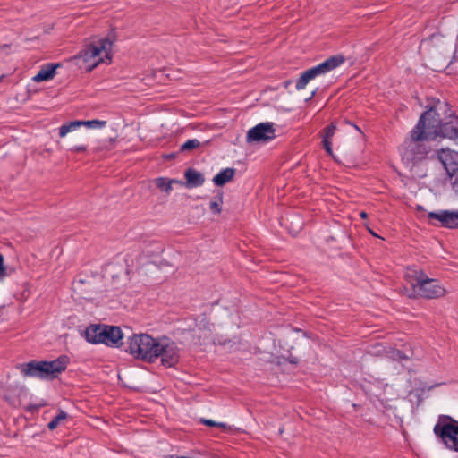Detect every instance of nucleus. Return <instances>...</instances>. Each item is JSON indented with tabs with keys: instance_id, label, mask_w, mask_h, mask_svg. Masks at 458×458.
Returning a JSON list of instances; mask_svg holds the SVG:
<instances>
[{
	"instance_id": "f257e3e1",
	"label": "nucleus",
	"mask_w": 458,
	"mask_h": 458,
	"mask_svg": "<svg viewBox=\"0 0 458 458\" xmlns=\"http://www.w3.org/2000/svg\"><path fill=\"white\" fill-rule=\"evenodd\" d=\"M432 113L424 112L416 126L411 130L409 139H406L401 147L402 158L407 164L415 165L426 159L430 152L429 146L425 140L436 139V129L430 127L426 131L425 118Z\"/></svg>"
},
{
	"instance_id": "f03ea898",
	"label": "nucleus",
	"mask_w": 458,
	"mask_h": 458,
	"mask_svg": "<svg viewBox=\"0 0 458 458\" xmlns=\"http://www.w3.org/2000/svg\"><path fill=\"white\" fill-rule=\"evenodd\" d=\"M431 111V114L425 118L426 131L430 127L436 129L437 136L456 139L458 138V117L450 109L448 104L437 100L426 112Z\"/></svg>"
},
{
	"instance_id": "7ed1b4c3",
	"label": "nucleus",
	"mask_w": 458,
	"mask_h": 458,
	"mask_svg": "<svg viewBox=\"0 0 458 458\" xmlns=\"http://www.w3.org/2000/svg\"><path fill=\"white\" fill-rule=\"evenodd\" d=\"M70 359L66 355H61L54 360H31L19 366L21 374L23 377H36L42 380H53L64 372Z\"/></svg>"
},
{
	"instance_id": "20e7f679",
	"label": "nucleus",
	"mask_w": 458,
	"mask_h": 458,
	"mask_svg": "<svg viewBox=\"0 0 458 458\" xmlns=\"http://www.w3.org/2000/svg\"><path fill=\"white\" fill-rule=\"evenodd\" d=\"M158 340L148 334H132L128 337L126 349L134 358L147 362H154L157 360L155 352Z\"/></svg>"
},
{
	"instance_id": "39448f33",
	"label": "nucleus",
	"mask_w": 458,
	"mask_h": 458,
	"mask_svg": "<svg viewBox=\"0 0 458 458\" xmlns=\"http://www.w3.org/2000/svg\"><path fill=\"white\" fill-rule=\"evenodd\" d=\"M87 342L91 344H105L111 347H119L123 344V332L119 327L90 325L84 331Z\"/></svg>"
},
{
	"instance_id": "423d86ee",
	"label": "nucleus",
	"mask_w": 458,
	"mask_h": 458,
	"mask_svg": "<svg viewBox=\"0 0 458 458\" xmlns=\"http://www.w3.org/2000/svg\"><path fill=\"white\" fill-rule=\"evenodd\" d=\"M412 272L413 275H410V276L414 295L425 299H435L445 294V289L437 280L429 278L422 270H413Z\"/></svg>"
},
{
	"instance_id": "0eeeda50",
	"label": "nucleus",
	"mask_w": 458,
	"mask_h": 458,
	"mask_svg": "<svg viewBox=\"0 0 458 458\" xmlns=\"http://www.w3.org/2000/svg\"><path fill=\"white\" fill-rule=\"evenodd\" d=\"M433 432L447 449L458 453V420L449 415H439Z\"/></svg>"
},
{
	"instance_id": "6e6552de",
	"label": "nucleus",
	"mask_w": 458,
	"mask_h": 458,
	"mask_svg": "<svg viewBox=\"0 0 458 458\" xmlns=\"http://www.w3.org/2000/svg\"><path fill=\"white\" fill-rule=\"evenodd\" d=\"M112 47L113 41L108 38H104L99 39L98 44H89L85 48L81 49L79 54L75 56L76 59H81L83 62H89L91 59H96L100 55L102 52L105 53L104 57H99L97 61H95L87 69L88 71H92L98 64L100 63H109L112 59Z\"/></svg>"
},
{
	"instance_id": "1a4fd4ad",
	"label": "nucleus",
	"mask_w": 458,
	"mask_h": 458,
	"mask_svg": "<svg viewBox=\"0 0 458 458\" xmlns=\"http://www.w3.org/2000/svg\"><path fill=\"white\" fill-rule=\"evenodd\" d=\"M344 57L343 55H334L327 58L317 66L306 70L301 74L299 80L297 81L296 89L298 90L303 89L311 80L331 72L332 70L344 64Z\"/></svg>"
},
{
	"instance_id": "9d476101",
	"label": "nucleus",
	"mask_w": 458,
	"mask_h": 458,
	"mask_svg": "<svg viewBox=\"0 0 458 458\" xmlns=\"http://www.w3.org/2000/svg\"><path fill=\"white\" fill-rule=\"evenodd\" d=\"M155 352L157 354V359L159 357L161 358V363L165 367H174L179 361V350L177 344L166 337L158 340Z\"/></svg>"
},
{
	"instance_id": "9b49d317",
	"label": "nucleus",
	"mask_w": 458,
	"mask_h": 458,
	"mask_svg": "<svg viewBox=\"0 0 458 458\" xmlns=\"http://www.w3.org/2000/svg\"><path fill=\"white\" fill-rule=\"evenodd\" d=\"M276 138V130L273 123H260L250 129L247 132L246 141L252 142H269Z\"/></svg>"
},
{
	"instance_id": "f8f14e48",
	"label": "nucleus",
	"mask_w": 458,
	"mask_h": 458,
	"mask_svg": "<svg viewBox=\"0 0 458 458\" xmlns=\"http://www.w3.org/2000/svg\"><path fill=\"white\" fill-rule=\"evenodd\" d=\"M437 158L450 177L458 174V152L450 149L437 151Z\"/></svg>"
},
{
	"instance_id": "ddd939ff",
	"label": "nucleus",
	"mask_w": 458,
	"mask_h": 458,
	"mask_svg": "<svg viewBox=\"0 0 458 458\" xmlns=\"http://www.w3.org/2000/svg\"><path fill=\"white\" fill-rule=\"evenodd\" d=\"M93 278L78 279L74 283L75 290L84 295L85 299H93V294L98 292V289L93 286Z\"/></svg>"
},
{
	"instance_id": "4468645a",
	"label": "nucleus",
	"mask_w": 458,
	"mask_h": 458,
	"mask_svg": "<svg viewBox=\"0 0 458 458\" xmlns=\"http://www.w3.org/2000/svg\"><path fill=\"white\" fill-rule=\"evenodd\" d=\"M184 177L186 182L182 185H185L188 189L199 187L205 182L204 175L194 168H188L184 172Z\"/></svg>"
},
{
	"instance_id": "2eb2a0df",
	"label": "nucleus",
	"mask_w": 458,
	"mask_h": 458,
	"mask_svg": "<svg viewBox=\"0 0 458 458\" xmlns=\"http://www.w3.org/2000/svg\"><path fill=\"white\" fill-rule=\"evenodd\" d=\"M60 64H55L52 63L43 65L39 72L33 77V81L36 82L47 81L54 78L55 75V70Z\"/></svg>"
},
{
	"instance_id": "dca6fc26",
	"label": "nucleus",
	"mask_w": 458,
	"mask_h": 458,
	"mask_svg": "<svg viewBox=\"0 0 458 458\" xmlns=\"http://www.w3.org/2000/svg\"><path fill=\"white\" fill-rule=\"evenodd\" d=\"M235 174L234 168H225L220 171L213 178V182L217 186H223L226 182H230Z\"/></svg>"
},
{
	"instance_id": "f3484780",
	"label": "nucleus",
	"mask_w": 458,
	"mask_h": 458,
	"mask_svg": "<svg viewBox=\"0 0 458 458\" xmlns=\"http://www.w3.org/2000/svg\"><path fill=\"white\" fill-rule=\"evenodd\" d=\"M176 183L182 185L183 182L176 179H167L165 177H157L155 179V184L156 186L160 189L161 191H165V193L169 194L172 191V184Z\"/></svg>"
},
{
	"instance_id": "a211bd4d",
	"label": "nucleus",
	"mask_w": 458,
	"mask_h": 458,
	"mask_svg": "<svg viewBox=\"0 0 458 458\" xmlns=\"http://www.w3.org/2000/svg\"><path fill=\"white\" fill-rule=\"evenodd\" d=\"M443 226L447 228H456L458 227V211L453 212L445 210V216Z\"/></svg>"
},
{
	"instance_id": "6ab92c4d",
	"label": "nucleus",
	"mask_w": 458,
	"mask_h": 458,
	"mask_svg": "<svg viewBox=\"0 0 458 458\" xmlns=\"http://www.w3.org/2000/svg\"><path fill=\"white\" fill-rule=\"evenodd\" d=\"M81 126V121H72L66 123L62 124L59 128V136L64 137L67 133L75 131L76 129Z\"/></svg>"
},
{
	"instance_id": "aec40b11",
	"label": "nucleus",
	"mask_w": 458,
	"mask_h": 458,
	"mask_svg": "<svg viewBox=\"0 0 458 458\" xmlns=\"http://www.w3.org/2000/svg\"><path fill=\"white\" fill-rule=\"evenodd\" d=\"M67 418V413L63 410H58L57 414L48 422L47 428L50 430L55 429L59 424Z\"/></svg>"
},
{
	"instance_id": "412c9836",
	"label": "nucleus",
	"mask_w": 458,
	"mask_h": 458,
	"mask_svg": "<svg viewBox=\"0 0 458 458\" xmlns=\"http://www.w3.org/2000/svg\"><path fill=\"white\" fill-rule=\"evenodd\" d=\"M389 359L396 361L406 360L411 358V355L404 353L400 350L392 349L387 352Z\"/></svg>"
},
{
	"instance_id": "4be33fe9",
	"label": "nucleus",
	"mask_w": 458,
	"mask_h": 458,
	"mask_svg": "<svg viewBox=\"0 0 458 458\" xmlns=\"http://www.w3.org/2000/svg\"><path fill=\"white\" fill-rule=\"evenodd\" d=\"M81 126L84 125L90 129H97V128H104L106 125V121L104 120H88V121H81Z\"/></svg>"
},
{
	"instance_id": "5701e85b",
	"label": "nucleus",
	"mask_w": 458,
	"mask_h": 458,
	"mask_svg": "<svg viewBox=\"0 0 458 458\" xmlns=\"http://www.w3.org/2000/svg\"><path fill=\"white\" fill-rule=\"evenodd\" d=\"M200 146V142L197 139H191L185 141L183 144L180 147V151H190L194 148H197Z\"/></svg>"
},
{
	"instance_id": "b1692460",
	"label": "nucleus",
	"mask_w": 458,
	"mask_h": 458,
	"mask_svg": "<svg viewBox=\"0 0 458 458\" xmlns=\"http://www.w3.org/2000/svg\"><path fill=\"white\" fill-rule=\"evenodd\" d=\"M216 199L210 202L209 208L214 214H219L221 212V204L223 202V195L219 193Z\"/></svg>"
},
{
	"instance_id": "393cba45",
	"label": "nucleus",
	"mask_w": 458,
	"mask_h": 458,
	"mask_svg": "<svg viewBox=\"0 0 458 458\" xmlns=\"http://www.w3.org/2000/svg\"><path fill=\"white\" fill-rule=\"evenodd\" d=\"M445 216V210H441L439 212H429L428 215V217L429 219H436L438 222H440L441 225L443 226L444 223V217Z\"/></svg>"
},
{
	"instance_id": "a878e982",
	"label": "nucleus",
	"mask_w": 458,
	"mask_h": 458,
	"mask_svg": "<svg viewBox=\"0 0 458 458\" xmlns=\"http://www.w3.org/2000/svg\"><path fill=\"white\" fill-rule=\"evenodd\" d=\"M335 130L336 125L332 123L331 124L325 128L323 138L331 139L334 136Z\"/></svg>"
},
{
	"instance_id": "bb28decb",
	"label": "nucleus",
	"mask_w": 458,
	"mask_h": 458,
	"mask_svg": "<svg viewBox=\"0 0 458 458\" xmlns=\"http://www.w3.org/2000/svg\"><path fill=\"white\" fill-rule=\"evenodd\" d=\"M331 145H332L331 139L323 138V147H324L325 150L327 151V153L329 155L333 154Z\"/></svg>"
},
{
	"instance_id": "cd10ccee",
	"label": "nucleus",
	"mask_w": 458,
	"mask_h": 458,
	"mask_svg": "<svg viewBox=\"0 0 458 458\" xmlns=\"http://www.w3.org/2000/svg\"><path fill=\"white\" fill-rule=\"evenodd\" d=\"M199 422L208 427H216V421L209 420V419H204V418H201L199 420Z\"/></svg>"
},
{
	"instance_id": "c85d7f7f",
	"label": "nucleus",
	"mask_w": 458,
	"mask_h": 458,
	"mask_svg": "<svg viewBox=\"0 0 458 458\" xmlns=\"http://www.w3.org/2000/svg\"><path fill=\"white\" fill-rule=\"evenodd\" d=\"M87 147L84 145H77L72 148V150L74 152H83L86 151Z\"/></svg>"
},
{
	"instance_id": "c756f323",
	"label": "nucleus",
	"mask_w": 458,
	"mask_h": 458,
	"mask_svg": "<svg viewBox=\"0 0 458 458\" xmlns=\"http://www.w3.org/2000/svg\"><path fill=\"white\" fill-rule=\"evenodd\" d=\"M4 258L0 254V277L4 276Z\"/></svg>"
},
{
	"instance_id": "7c9ffc66",
	"label": "nucleus",
	"mask_w": 458,
	"mask_h": 458,
	"mask_svg": "<svg viewBox=\"0 0 458 458\" xmlns=\"http://www.w3.org/2000/svg\"><path fill=\"white\" fill-rule=\"evenodd\" d=\"M445 383L444 382H440V383H437L435 385H432V386H426L424 388H422V391H431L433 390L435 387L437 386H440L442 385H444Z\"/></svg>"
},
{
	"instance_id": "2f4dec72",
	"label": "nucleus",
	"mask_w": 458,
	"mask_h": 458,
	"mask_svg": "<svg viewBox=\"0 0 458 458\" xmlns=\"http://www.w3.org/2000/svg\"><path fill=\"white\" fill-rule=\"evenodd\" d=\"M455 176H456V178H455L454 182L452 183V188H453V190H454L456 193H458V174H457V175H455Z\"/></svg>"
},
{
	"instance_id": "473e14b6",
	"label": "nucleus",
	"mask_w": 458,
	"mask_h": 458,
	"mask_svg": "<svg viewBox=\"0 0 458 458\" xmlns=\"http://www.w3.org/2000/svg\"><path fill=\"white\" fill-rule=\"evenodd\" d=\"M216 427H218V428H224V429H227L229 427L226 423H224V422H216Z\"/></svg>"
},
{
	"instance_id": "72a5a7b5",
	"label": "nucleus",
	"mask_w": 458,
	"mask_h": 458,
	"mask_svg": "<svg viewBox=\"0 0 458 458\" xmlns=\"http://www.w3.org/2000/svg\"><path fill=\"white\" fill-rule=\"evenodd\" d=\"M43 405L42 404H39V405H30L29 408H28V411H37L38 410L40 407H42Z\"/></svg>"
},
{
	"instance_id": "f704fd0d",
	"label": "nucleus",
	"mask_w": 458,
	"mask_h": 458,
	"mask_svg": "<svg viewBox=\"0 0 458 458\" xmlns=\"http://www.w3.org/2000/svg\"><path fill=\"white\" fill-rule=\"evenodd\" d=\"M165 458H193V457H189V456H177V455L170 454V455L165 456Z\"/></svg>"
},
{
	"instance_id": "c9c22d12",
	"label": "nucleus",
	"mask_w": 458,
	"mask_h": 458,
	"mask_svg": "<svg viewBox=\"0 0 458 458\" xmlns=\"http://www.w3.org/2000/svg\"><path fill=\"white\" fill-rule=\"evenodd\" d=\"M360 217H361V218H363V219L367 218V216H368V215H367V213H366L365 211H361V212L360 213Z\"/></svg>"
},
{
	"instance_id": "e433bc0d",
	"label": "nucleus",
	"mask_w": 458,
	"mask_h": 458,
	"mask_svg": "<svg viewBox=\"0 0 458 458\" xmlns=\"http://www.w3.org/2000/svg\"><path fill=\"white\" fill-rule=\"evenodd\" d=\"M288 361L291 362V363H293V364H297L298 363V360H296V359H290L289 357H288Z\"/></svg>"
},
{
	"instance_id": "4c0bfd02",
	"label": "nucleus",
	"mask_w": 458,
	"mask_h": 458,
	"mask_svg": "<svg viewBox=\"0 0 458 458\" xmlns=\"http://www.w3.org/2000/svg\"><path fill=\"white\" fill-rule=\"evenodd\" d=\"M454 61H458V55H457V54H456V53H455V54H454Z\"/></svg>"
},
{
	"instance_id": "58836bf2",
	"label": "nucleus",
	"mask_w": 458,
	"mask_h": 458,
	"mask_svg": "<svg viewBox=\"0 0 458 458\" xmlns=\"http://www.w3.org/2000/svg\"><path fill=\"white\" fill-rule=\"evenodd\" d=\"M125 261L129 265V257L126 258Z\"/></svg>"
},
{
	"instance_id": "ea45409f",
	"label": "nucleus",
	"mask_w": 458,
	"mask_h": 458,
	"mask_svg": "<svg viewBox=\"0 0 458 458\" xmlns=\"http://www.w3.org/2000/svg\"><path fill=\"white\" fill-rule=\"evenodd\" d=\"M315 93H316V91H313V92L311 93L310 98H312V97L315 95Z\"/></svg>"
},
{
	"instance_id": "a19ab883",
	"label": "nucleus",
	"mask_w": 458,
	"mask_h": 458,
	"mask_svg": "<svg viewBox=\"0 0 458 458\" xmlns=\"http://www.w3.org/2000/svg\"><path fill=\"white\" fill-rule=\"evenodd\" d=\"M369 232L372 233V235L377 236L375 233H373L371 230Z\"/></svg>"
},
{
	"instance_id": "79ce46f5",
	"label": "nucleus",
	"mask_w": 458,
	"mask_h": 458,
	"mask_svg": "<svg viewBox=\"0 0 458 458\" xmlns=\"http://www.w3.org/2000/svg\"><path fill=\"white\" fill-rule=\"evenodd\" d=\"M282 84L284 85V87H286V81L282 82Z\"/></svg>"
}]
</instances>
